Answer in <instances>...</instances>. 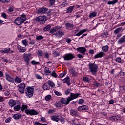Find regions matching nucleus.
<instances>
[{
  "label": "nucleus",
  "mask_w": 125,
  "mask_h": 125,
  "mask_svg": "<svg viewBox=\"0 0 125 125\" xmlns=\"http://www.w3.org/2000/svg\"><path fill=\"white\" fill-rule=\"evenodd\" d=\"M60 29H61V27L56 26L50 30V33L52 34V35L56 36L57 38H61V37H63V36L65 35V33L60 31Z\"/></svg>",
  "instance_id": "1"
},
{
  "label": "nucleus",
  "mask_w": 125,
  "mask_h": 125,
  "mask_svg": "<svg viewBox=\"0 0 125 125\" xmlns=\"http://www.w3.org/2000/svg\"><path fill=\"white\" fill-rule=\"evenodd\" d=\"M21 111L25 112L26 115H30V116H35V115H38L39 114V112L36 111L34 109H28V106L25 104L22 105Z\"/></svg>",
  "instance_id": "2"
},
{
  "label": "nucleus",
  "mask_w": 125,
  "mask_h": 125,
  "mask_svg": "<svg viewBox=\"0 0 125 125\" xmlns=\"http://www.w3.org/2000/svg\"><path fill=\"white\" fill-rule=\"evenodd\" d=\"M90 72L93 75H96L97 70H98V66L95 63H90L89 64Z\"/></svg>",
  "instance_id": "3"
},
{
  "label": "nucleus",
  "mask_w": 125,
  "mask_h": 125,
  "mask_svg": "<svg viewBox=\"0 0 125 125\" xmlns=\"http://www.w3.org/2000/svg\"><path fill=\"white\" fill-rule=\"evenodd\" d=\"M36 20L39 24L43 25V24L46 22L47 19L45 16H39L36 18Z\"/></svg>",
  "instance_id": "4"
},
{
  "label": "nucleus",
  "mask_w": 125,
  "mask_h": 125,
  "mask_svg": "<svg viewBox=\"0 0 125 125\" xmlns=\"http://www.w3.org/2000/svg\"><path fill=\"white\" fill-rule=\"evenodd\" d=\"M55 86V84L52 81H50L45 83L43 85V89L44 90H49L51 87H54Z\"/></svg>",
  "instance_id": "5"
},
{
  "label": "nucleus",
  "mask_w": 125,
  "mask_h": 125,
  "mask_svg": "<svg viewBox=\"0 0 125 125\" xmlns=\"http://www.w3.org/2000/svg\"><path fill=\"white\" fill-rule=\"evenodd\" d=\"M26 96L29 98L33 97L34 95V87H27L25 90Z\"/></svg>",
  "instance_id": "6"
},
{
  "label": "nucleus",
  "mask_w": 125,
  "mask_h": 125,
  "mask_svg": "<svg viewBox=\"0 0 125 125\" xmlns=\"http://www.w3.org/2000/svg\"><path fill=\"white\" fill-rule=\"evenodd\" d=\"M75 55L73 53H67L65 54L62 58L64 60H66L67 61H69V60H72L74 58H75Z\"/></svg>",
  "instance_id": "7"
},
{
  "label": "nucleus",
  "mask_w": 125,
  "mask_h": 125,
  "mask_svg": "<svg viewBox=\"0 0 125 125\" xmlns=\"http://www.w3.org/2000/svg\"><path fill=\"white\" fill-rule=\"evenodd\" d=\"M26 20V19H23V18L21 17H19L15 20L14 22L16 25H21V24H23Z\"/></svg>",
  "instance_id": "8"
},
{
  "label": "nucleus",
  "mask_w": 125,
  "mask_h": 125,
  "mask_svg": "<svg viewBox=\"0 0 125 125\" xmlns=\"http://www.w3.org/2000/svg\"><path fill=\"white\" fill-rule=\"evenodd\" d=\"M23 57L24 62L26 63V64H27V65H29V63L30 62V57H32V54L24 53Z\"/></svg>",
  "instance_id": "9"
},
{
  "label": "nucleus",
  "mask_w": 125,
  "mask_h": 125,
  "mask_svg": "<svg viewBox=\"0 0 125 125\" xmlns=\"http://www.w3.org/2000/svg\"><path fill=\"white\" fill-rule=\"evenodd\" d=\"M18 90L21 94H23L25 92V83H20L18 86Z\"/></svg>",
  "instance_id": "10"
},
{
  "label": "nucleus",
  "mask_w": 125,
  "mask_h": 125,
  "mask_svg": "<svg viewBox=\"0 0 125 125\" xmlns=\"http://www.w3.org/2000/svg\"><path fill=\"white\" fill-rule=\"evenodd\" d=\"M123 31H124V28H123V27H119L114 30V33L115 35H117V38H120V37H122V32H123Z\"/></svg>",
  "instance_id": "11"
},
{
  "label": "nucleus",
  "mask_w": 125,
  "mask_h": 125,
  "mask_svg": "<svg viewBox=\"0 0 125 125\" xmlns=\"http://www.w3.org/2000/svg\"><path fill=\"white\" fill-rule=\"evenodd\" d=\"M47 11H48V9L47 8L42 7L40 8L38 10L37 13H38V14H45V13H47Z\"/></svg>",
  "instance_id": "12"
},
{
  "label": "nucleus",
  "mask_w": 125,
  "mask_h": 125,
  "mask_svg": "<svg viewBox=\"0 0 125 125\" xmlns=\"http://www.w3.org/2000/svg\"><path fill=\"white\" fill-rule=\"evenodd\" d=\"M76 50L83 54V55H84L85 54V52H86V49L84 47H79L76 49Z\"/></svg>",
  "instance_id": "13"
},
{
  "label": "nucleus",
  "mask_w": 125,
  "mask_h": 125,
  "mask_svg": "<svg viewBox=\"0 0 125 125\" xmlns=\"http://www.w3.org/2000/svg\"><path fill=\"white\" fill-rule=\"evenodd\" d=\"M6 80L8 81V82H10V83H14V78L10 75L8 74V73H5Z\"/></svg>",
  "instance_id": "14"
},
{
  "label": "nucleus",
  "mask_w": 125,
  "mask_h": 125,
  "mask_svg": "<svg viewBox=\"0 0 125 125\" xmlns=\"http://www.w3.org/2000/svg\"><path fill=\"white\" fill-rule=\"evenodd\" d=\"M80 94L76 93L74 94L71 93L70 94V96L68 97L69 101H72V100H74V99H77V97H79Z\"/></svg>",
  "instance_id": "15"
},
{
  "label": "nucleus",
  "mask_w": 125,
  "mask_h": 125,
  "mask_svg": "<svg viewBox=\"0 0 125 125\" xmlns=\"http://www.w3.org/2000/svg\"><path fill=\"white\" fill-rule=\"evenodd\" d=\"M19 103L18 101H14V100H10L9 101V105L10 107H14L16 105H17Z\"/></svg>",
  "instance_id": "16"
},
{
  "label": "nucleus",
  "mask_w": 125,
  "mask_h": 125,
  "mask_svg": "<svg viewBox=\"0 0 125 125\" xmlns=\"http://www.w3.org/2000/svg\"><path fill=\"white\" fill-rule=\"evenodd\" d=\"M70 101L69 100V97L67 98H62L61 99L60 102L62 103V104H63L64 105H68L69 103H70Z\"/></svg>",
  "instance_id": "17"
},
{
  "label": "nucleus",
  "mask_w": 125,
  "mask_h": 125,
  "mask_svg": "<svg viewBox=\"0 0 125 125\" xmlns=\"http://www.w3.org/2000/svg\"><path fill=\"white\" fill-rule=\"evenodd\" d=\"M17 49L18 51H19V52H21V53L26 52V50H27L26 47H22L20 45L17 46Z\"/></svg>",
  "instance_id": "18"
},
{
  "label": "nucleus",
  "mask_w": 125,
  "mask_h": 125,
  "mask_svg": "<svg viewBox=\"0 0 125 125\" xmlns=\"http://www.w3.org/2000/svg\"><path fill=\"white\" fill-rule=\"evenodd\" d=\"M121 119L122 118L119 116H113L110 118V119L113 122H118V121H121Z\"/></svg>",
  "instance_id": "19"
},
{
  "label": "nucleus",
  "mask_w": 125,
  "mask_h": 125,
  "mask_svg": "<svg viewBox=\"0 0 125 125\" xmlns=\"http://www.w3.org/2000/svg\"><path fill=\"white\" fill-rule=\"evenodd\" d=\"M108 36H109V33L107 30L104 31L101 34V37H102V38L103 39H107Z\"/></svg>",
  "instance_id": "20"
},
{
  "label": "nucleus",
  "mask_w": 125,
  "mask_h": 125,
  "mask_svg": "<svg viewBox=\"0 0 125 125\" xmlns=\"http://www.w3.org/2000/svg\"><path fill=\"white\" fill-rule=\"evenodd\" d=\"M105 54L103 52H100L94 56L95 58H101L102 57H103L104 56V55Z\"/></svg>",
  "instance_id": "21"
},
{
  "label": "nucleus",
  "mask_w": 125,
  "mask_h": 125,
  "mask_svg": "<svg viewBox=\"0 0 125 125\" xmlns=\"http://www.w3.org/2000/svg\"><path fill=\"white\" fill-rule=\"evenodd\" d=\"M77 110H78V111H83V110H88V106L86 105L80 106L78 107Z\"/></svg>",
  "instance_id": "22"
},
{
  "label": "nucleus",
  "mask_w": 125,
  "mask_h": 125,
  "mask_svg": "<svg viewBox=\"0 0 125 125\" xmlns=\"http://www.w3.org/2000/svg\"><path fill=\"white\" fill-rule=\"evenodd\" d=\"M9 51H10V48H6L2 49V50H0V52L2 53V54L8 53H9Z\"/></svg>",
  "instance_id": "23"
},
{
  "label": "nucleus",
  "mask_w": 125,
  "mask_h": 125,
  "mask_svg": "<svg viewBox=\"0 0 125 125\" xmlns=\"http://www.w3.org/2000/svg\"><path fill=\"white\" fill-rule=\"evenodd\" d=\"M51 120L52 121H55V122H59V115H55L51 117Z\"/></svg>",
  "instance_id": "24"
},
{
  "label": "nucleus",
  "mask_w": 125,
  "mask_h": 125,
  "mask_svg": "<svg viewBox=\"0 0 125 125\" xmlns=\"http://www.w3.org/2000/svg\"><path fill=\"white\" fill-rule=\"evenodd\" d=\"M70 115L73 117H78L79 116V113H78V111L72 109L70 111Z\"/></svg>",
  "instance_id": "25"
},
{
  "label": "nucleus",
  "mask_w": 125,
  "mask_h": 125,
  "mask_svg": "<svg viewBox=\"0 0 125 125\" xmlns=\"http://www.w3.org/2000/svg\"><path fill=\"white\" fill-rule=\"evenodd\" d=\"M74 6H69L67 8L66 10V13H71V12H73V10H74Z\"/></svg>",
  "instance_id": "26"
},
{
  "label": "nucleus",
  "mask_w": 125,
  "mask_h": 125,
  "mask_svg": "<svg viewBox=\"0 0 125 125\" xmlns=\"http://www.w3.org/2000/svg\"><path fill=\"white\" fill-rule=\"evenodd\" d=\"M13 118L14 120H19L21 118V114L20 113H16L13 115Z\"/></svg>",
  "instance_id": "27"
},
{
  "label": "nucleus",
  "mask_w": 125,
  "mask_h": 125,
  "mask_svg": "<svg viewBox=\"0 0 125 125\" xmlns=\"http://www.w3.org/2000/svg\"><path fill=\"white\" fill-rule=\"evenodd\" d=\"M63 83H67V85L69 86L71 84L70 83V78L69 76H67L65 78H64L63 80Z\"/></svg>",
  "instance_id": "28"
},
{
  "label": "nucleus",
  "mask_w": 125,
  "mask_h": 125,
  "mask_svg": "<svg viewBox=\"0 0 125 125\" xmlns=\"http://www.w3.org/2000/svg\"><path fill=\"white\" fill-rule=\"evenodd\" d=\"M125 42V35L118 40V43H119V44H121V43H124Z\"/></svg>",
  "instance_id": "29"
},
{
  "label": "nucleus",
  "mask_w": 125,
  "mask_h": 125,
  "mask_svg": "<svg viewBox=\"0 0 125 125\" xmlns=\"http://www.w3.org/2000/svg\"><path fill=\"white\" fill-rule=\"evenodd\" d=\"M86 31H87V29H83L80 30L78 33H77L75 36H81V35H83V33H85V32H86Z\"/></svg>",
  "instance_id": "30"
},
{
  "label": "nucleus",
  "mask_w": 125,
  "mask_h": 125,
  "mask_svg": "<svg viewBox=\"0 0 125 125\" xmlns=\"http://www.w3.org/2000/svg\"><path fill=\"white\" fill-rule=\"evenodd\" d=\"M22 82V79L19 77H18V76H16L15 77V82L16 83H21Z\"/></svg>",
  "instance_id": "31"
},
{
  "label": "nucleus",
  "mask_w": 125,
  "mask_h": 125,
  "mask_svg": "<svg viewBox=\"0 0 125 125\" xmlns=\"http://www.w3.org/2000/svg\"><path fill=\"white\" fill-rule=\"evenodd\" d=\"M118 1H119V0H113L112 1H108L107 2V4H108V5L116 4V3H117Z\"/></svg>",
  "instance_id": "32"
},
{
  "label": "nucleus",
  "mask_w": 125,
  "mask_h": 125,
  "mask_svg": "<svg viewBox=\"0 0 125 125\" xmlns=\"http://www.w3.org/2000/svg\"><path fill=\"white\" fill-rule=\"evenodd\" d=\"M109 49V46L108 45L104 46L102 48V50L103 52H107Z\"/></svg>",
  "instance_id": "33"
},
{
  "label": "nucleus",
  "mask_w": 125,
  "mask_h": 125,
  "mask_svg": "<svg viewBox=\"0 0 125 125\" xmlns=\"http://www.w3.org/2000/svg\"><path fill=\"white\" fill-rule=\"evenodd\" d=\"M96 15H97V12L94 11L90 13L89 17V18H93V17H95Z\"/></svg>",
  "instance_id": "34"
},
{
  "label": "nucleus",
  "mask_w": 125,
  "mask_h": 125,
  "mask_svg": "<svg viewBox=\"0 0 125 125\" xmlns=\"http://www.w3.org/2000/svg\"><path fill=\"white\" fill-rule=\"evenodd\" d=\"M93 85L95 87H101V84L100 83H98L97 81H94L93 82Z\"/></svg>",
  "instance_id": "35"
},
{
  "label": "nucleus",
  "mask_w": 125,
  "mask_h": 125,
  "mask_svg": "<svg viewBox=\"0 0 125 125\" xmlns=\"http://www.w3.org/2000/svg\"><path fill=\"white\" fill-rule=\"evenodd\" d=\"M83 80L84 82H86V83H89L90 81L91 80V77L88 78L87 77H84L83 78Z\"/></svg>",
  "instance_id": "36"
},
{
  "label": "nucleus",
  "mask_w": 125,
  "mask_h": 125,
  "mask_svg": "<svg viewBox=\"0 0 125 125\" xmlns=\"http://www.w3.org/2000/svg\"><path fill=\"white\" fill-rule=\"evenodd\" d=\"M44 72L45 74H51V71L49 70V68L47 67H45Z\"/></svg>",
  "instance_id": "37"
},
{
  "label": "nucleus",
  "mask_w": 125,
  "mask_h": 125,
  "mask_svg": "<svg viewBox=\"0 0 125 125\" xmlns=\"http://www.w3.org/2000/svg\"><path fill=\"white\" fill-rule=\"evenodd\" d=\"M21 109V106H20V105L18 104L17 105L15 106L14 107V111H20V109Z\"/></svg>",
  "instance_id": "38"
},
{
  "label": "nucleus",
  "mask_w": 125,
  "mask_h": 125,
  "mask_svg": "<svg viewBox=\"0 0 125 125\" xmlns=\"http://www.w3.org/2000/svg\"><path fill=\"white\" fill-rule=\"evenodd\" d=\"M21 42L24 46H27L28 45V41L27 39L23 40Z\"/></svg>",
  "instance_id": "39"
},
{
  "label": "nucleus",
  "mask_w": 125,
  "mask_h": 125,
  "mask_svg": "<svg viewBox=\"0 0 125 125\" xmlns=\"http://www.w3.org/2000/svg\"><path fill=\"white\" fill-rule=\"evenodd\" d=\"M51 28V26L50 25H47L44 29L43 31L44 32H47V31H49L50 28Z\"/></svg>",
  "instance_id": "40"
},
{
  "label": "nucleus",
  "mask_w": 125,
  "mask_h": 125,
  "mask_svg": "<svg viewBox=\"0 0 125 125\" xmlns=\"http://www.w3.org/2000/svg\"><path fill=\"white\" fill-rule=\"evenodd\" d=\"M50 74V76H51L52 77H54V78H57L58 75L56 73V72H55V71H53L51 73H51Z\"/></svg>",
  "instance_id": "41"
},
{
  "label": "nucleus",
  "mask_w": 125,
  "mask_h": 125,
  "mask_svg": "<svg viewBox=\"0 0 125 125\" xmlns=\"http://www.w3.org/2000/svg\"><path fill=\"white\" fill-rule=\"evenodd\" d=\"M36 39L37 41H40L41 40L43 39V36L42 35L37 36Z\"/></svg>",
  "instance_id": "42"
},
{
  "label": "nucleus",
  "mask_w": 125,
  "mask_h": 125,
  "mask_svg": "<svg viewBox=\"0 0 125 125\" xmlns=\"http://www.w3.org/2000/svg\"><path fill=\"white\" fill-rule=\"evenodd\" d=\"M31 64L32 65H39V64H40V62H36L35 60H33V61H31Z\"/></svg>",
  "instance_id": "43"
},
{
  "label": "nucleus",
  "mask_w": 125,
  "mask_h": 125,
  "mask_svg": "<svg viewBox=\"0 0 125 125\" xmlns=\"http://www.w3.org/2000/svg\"><path fill=\"white\" fill-rule=\"evenodd\" d=\"M68 4H69V3L67 2V1L65 0L62 3L61 5H62L63 7H65L66 5H68Z\"/></svg>",
  "instance_id": "44"
},
{
  "label": "nucleus",
  "mask_w": 125,
  "mask_h": 125,
  "mask_svg": "<svg viewBox=\"0 0 125 125\" xmlns=\"http://www.w3.org/2000/svg\"><path fill=\"white\" fill-rule=\"evenodd\" d=\"M51 99V95H48L45 97V100L46 101H49Z\"/></svg>",
  "instance_id": "45"
},
{
  "label": "nucleus",
  "mask_w": 125,
  "mask_h": 125,
  "mask_svg": "<svg viewBox=\"0 0 125 125\" xmlns=\"http://www.w3.org/2000/svg\"><path fill=\"white\" fill-rule=\"evenodd\" d=\"M67 75V72H64L60 74V78H64Z\"/></svg>",
  "instance_id": "46"
},
{
  "label": "nucleus",
  "mask_w": 125,
  "mask_h": 125,
  "mask_svg": "<svg viewBox=\"0 0 125 125\" xmlns=\"http://www.w3.org/2000/svg\"><path fill=\"white\" fill-rule=\"evenodd\" d=\"M116 62H117V63H121V62H122V59L121 57L117 58L116 59Z\"/></svg>",
  "instance_id": "47"
},
{
  "label": "nucleus",
  "mask_w": 125,
  "mask_h": 125,
  "mask_svg": "<svg viewBox=\"0 0 125 125\" xmlns=\"http://www.w3.org/2000/svg\"><path fill=\"white\" fill-rule=\"evenodd\" d=\"M35 77L36 79H38L39 80H42V77L38 74H35Z\"/></svg>",
  "instance_id": "48"
},
{
  "label": "nucleus",
  "mask_w": 125,
  "mask_h": 125,
  "mask_svg": "<svg viewBox=\"0 0 125 125\" xmlns=\"http://www.w3.org/2000/svg\"><path fill=\"white\" fill-rule=\"evenodd\" d=\"M0 1L2 3H7L10 1V0H0Z\"/></svg>",
  "instance_id": "49"
},
{
  "label": "nucleus",
  "mask_w": 125,
  "mask_h": 125,
  "mask_svg": "<svg viewBox=\"0 0 125 125\" xmlns=\"http://www.w3.org/2000/svg\"><path fill=\"white\" fill-rule=\"evenodd\" d=\"M84 102V100L83 99H80L78 102V104L81 105V104H83Z\"/></svg>",
  "instance_id": "50"
},
{
  "label": "nucleus",
  "mask_w": 125,
  "mask_h": 125,
  "mask_svg": "<svg viewBox=\"0 0 125 125\" xmlns=\"http://www.w3.org/2000/svg\"><path fill=\"white\" fill-rule=\"evenodd\" d=\"M50 5H53L55 3V0H49Z\"/></svg>",
  "instance_id": "51"
},
{
  "label": "nucleus",
  "mask_w": 125,
  "mask_h": 125,
  "mask_svg": "<svg viewBox=\"0 0 125 125\" xmlns=\"http://www.w3.org/2000/svg\"><path fill=\"white\" fill-rule=\"evenodd\" d=\"M55 105L56 108H60V107H61V104L60 103H57Z\"/></svg>",
  "instance_id": "52"
},
{
  "label": "nucleus",
  "mask_w": 125,
  "mask_h": 125,
  "mask_svg": "<svg viewBox=\"0 0 125 125\" xmlns=\"http://www.w3.org/2000/svg\"><path fill=\"white\" fill-rule=\"evenodd\" d=\"M11 119H12V118H11V117H9V118H7L5 120V123H10V121H11Z\"/></svg>",
  "instance_id": "53"
},
{
  "label": "nucleus",
  "mask_w": 125,
  "mask_h": 125,
  "mask_svg": "<svg viewBox=\"0 0 125 125\" xmlns=\"http://www.w3.org/2000/svg\"><path fill=\"white\" fill-rule=\"evenodd\" d=\"M72 26H73V24H71V23H66L65 24V27H66L67 28H71V27H72Z\"/></svg>",
  "instance_id": "54"
},
{
  "label": "nucleus",
  "mask_w": 125,
  "mask_h": 125,
  "mask_svg": "<svg viewBox=\"0 0 125 125\" xmlns=\"http://www.w3.org/2000/svg\"><path fill=\"white\" fill-rule=\"evenodd\" d=\"M55 94L56 95H57V96H61V95H62V94H61V93L57 91H55Z\"/></svg>",
  "instance_id": "55"
},
{
  "label": "nucleus",
  "mask_w": 125,
  "mask_h": 125,
  "mask_svg": "<svg viewBox=\"0 0 125 125\" xmlns=\"http://www.w3.org/2000/svg\"><path fill=\"white\" fill-rule=\"evenodd\" d=\"M41 122H42V123H46V119H45V118L44 117H42L41 118Z\"/></svg>",
  "instance_id": "56"
},
{
  "label": "nucleus",
  "mask_w": 125,
  "mask_h": 125,
  "mask_svg": "<svg viewBox=\"0 0 125 125\" xmlns=\"http://www.w3.org/2000/svg\"><path fill=\"white\" fill-rule=\"evenodd\" d=\"M38 54L39 56H42L43 53H42V51L39 50L38 52Z\"/></svg>",
  "instance_id": "57"
},
{
  "label": "nucleus",
  "mask_w": 125,
  "mask_h": 125,
  "mask_svg": "<svg viewBox=\"0 0 125 125\" xmlns=\"http://www.w3.org/2000/svg\"><path fill=\"white\" fill-rule=\"evenodd\" d=\"M70 92H71V89H67V90L65 91V93L66 95H69Z\"/></svg>",
  "instance_id": "58"
},
{
  "label": "nucleus",
  "mask_w": 125,
  "mask_h": 125,
  "mask_svg": "<svg viewBox=\"0 0 125 125\" xmlns=\"http://www.w3.org/2000/svg\"><path fill=\"white\" fill-rule=\"evenodd\" d=\"M5 99L4 98V97H2L1 96H0V102H3Z\"/></svg>",
  "instance_id": "59"
},
{
  "label": "nucleus",
  "mask_w": 125,
  "mask_h": 125,
  "mask_svg": "<svg viewBox=\"0 0 125 125\" xmlns=\"http://www.w3.org/2000/svg\"><path fill=\"white\" fill-rule=\"evenodd\" d=\"M36 43V42L34 40H32L29 42V44H31L32 45H34V44Z\"/></svg>",
  "instance_id": "60"
},
{
  "label": "nucleus",
  "mask_w": 125,
  "mask_h": 125,
  "mask_svg": "<svg viewBox=\"0 0 125 125\" xmlns=\"http://www.w3.org/2000/svg\"><path fill=\"white\" fill-rule=\"evenodd\" d=\"M1 16L3 18H5V19H6V17H7V16L6 15V14L5 13H2Z\"/></svg>",
  "instance_id": "61"
},
{
  "label": "nucleus",
  "mask_w": 125,
  "mask_h": 125,
  "mask_svg": "<svg viewBox=\"0 0 125 125\" xmlns=\"http://www.w3.org/2000/svg\"><path fill=\"white\" fill-rule=\"evenodd\" d=\"M54 112V110H53V109H50L48 111V114H53Z\"/></svg>",
  "instance_id": "62"
},
{
  "label": "nucleus",
  "mask_w": 125,
  "mask_h": 125,
  "mask_svg": "<svg viewBox=\"0 0 125 125\" xmlns=\"http://www.w3.org/2000/svg\"><path fill=\"white\" fill-rule=\"evenodd\" d=\"M71 42H72V40L70 38H68L66 39V42H67L68 44L71 43Z\"/></svg>",
  "instance_id": "63"
},
{
  "label": "nucleus",
  "mask_w": 125,
  "mask_h": 125,
  "mask_svg": "<svg viewBox=\"0 0 125 125\" xmlns=\"http://www.w3.org/2000/svg\"><path fill=\"white\" fill-rule=\"evenodd\" d=\"M77 57H78V58H83V56L82 55L80 54H78L77 55Z\"/></svg>",
  "instance_id": "64"
}]
</instances>
